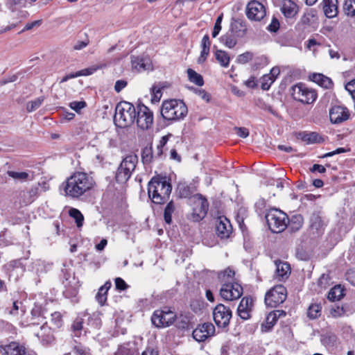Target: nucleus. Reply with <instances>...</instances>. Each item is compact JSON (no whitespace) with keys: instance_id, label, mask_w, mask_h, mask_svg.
I'll return each instance as SVG.
<instances>
[{"instance_id":"nucleus-32","label":"nucleus","mask_w":355,"mask_h":355,"mask_svg":"<svg viewBox=\"0 0 355 355\" xmlns=\"http://www.w3.org/2000/svg\"><path fill=\"white\" fill-rule=\"evenodd\" d=\"M298 138L307 144H314L320 142V137L317 132H302L298 134Z\"/></svg>"},{"instance_id":"nucleus-31","label":"nucleus","mask_w":355,"mask_h":355,"mask_svg":"<svg viewBox=\"0 0 355 355\" xmlns=\"http://www.w3.org/2000/svg\"><path fill=\"white\" fill-rule=\"evenodd\" d=\"M316 14L317 12L314 9L306 10L302 16L298 24H302L303 26H310L315 22L316 19Z\"/></svg>"},{"instance_id":"nucleus-62","label":"nucleus","mask_w":355,"mask_h":355,"mask_svg":"<svg viewBox=\"0 0 355 355\" xmlns=\"http://www.w3.org/2000/svg\"><path fill=\"white\" fill-rule=\"evenodd\" d=\"M211 42L209 35H205L201 40L200 47L202 49L210 50Z\"/></svg>"},{"instance_id":"nucleus-64","label":"nucleus","mask_w":355,"mask_h":355,"mask_svg":"<svg viewBox=\"0 0 355 355\" xmlns=\"http://www.w3.org/2000/svg\"><path fill=\"white\" fill-rule=\"evenodd\" d=\"M345 88L351 94L352 98L355 99V79L347 83Z\"/></svg>"},{"instance_id":"nucleus-46","label":"nucleus","mask_w":355,"mask_h":355,"mask_svg":"<svg viewBox=\"0 0 355 355\" xmlns=\"http://www.w3.org/2000/svg\"><path fill=\"white\" fill-rule=\"evenodd\" d=\"M21 304V302L18 300L14 301L12 302V307L6 309L8 314L12 316H17L19 315V310H20L22 313H24L25 311L24 310Z\"/></svg>"},{"instance_id":"nucleus-51","label":"nucleus","mask_w":355,"mask_h":355,"mask_svg":"<svg viewBox=\"0 0 355 355\" xmlns=\"http://www.w3.org/2000/svg\"><path fill=\"white\" fill-rule=\"evenodd\" d=\"M51 322L54 328H60L62 325V315L59 312H54L51 314Z\"/></svg>"},{"instance_id":"nucleus-23","label":"nucleus","mask_w":355,"mask_h":355,"mask_svg":"<svg viewBox=\"0 0 355 355\" xmlns=\"http://www.w3.org/2000/svg\"><path fill=\"white\" fill-rule=\"evenodd\" d=\"M40 184L33 185L28 191H22L20 196L23 198L22 203L25 205L32 203L39 196Z\"/></svg>"},{"instance_id":"nucleus-37","label":"nucleus","mask_w":355,"mask_h":355,"mask_svg":"<svg viewBox=\"0 0 355 355\" xmlns=\"http://www.w3.org/2000/svg\"><path fill=\"white\" fill-rule=\"evenodd\" d=\"M176 327L180 329H189L192 328L191 318L189 315L181 314L177 317Z\"/></svg>"},{"instance_id":"nucleus-54","label":"nucleus","mask_w":355,"mask_h":355,"mask_svg":"<svg viewBox=\"0 0 355 355\" xmlns=\"http://www.w3.org/2000/svg\"><path fill=\"white\" fill-rule=\"evenodd\" d=\"M253 58V53L249 51H246L239 55L236 59L237 62L239 64H245L251 60Z\"/></svg>"},{"instance_id":"nucleus-60","label":"nucleus","mask_w":355,"mask_h":355,"mask_svg":"<svg viewBox=\"0 0 355 355\" xmlns=\"http://www.w3.org/2000/svg\"><path fill=\"white\" fill-rule=\"evenodd\" d=\"M234 130L236 132V134L241 138H246L249 136V130L246 128L235 127Z\"/></svg>"},{"instance_id":"nucleus-50","label":"nucleus","mask_w":355,"mask_h":355,"mask_svg":"<svg viewBox=\"0 0 355 355\" xmlns=\"http://www.w3.org/2000/svg\"><path fill=\"white\" fill-rule=\"evenodd\" d=\"M193 338L198 342L205 341L209 336L204 333L200 327L193 331Z\"/></svg>"},{"instance_id":"nucleus-15","label":"nucleus","mask_w":355,"mask_h":355,"mask_svg":"<svg viewBox=\"0 0 355 355\" xmlns=\"http://www.w3.org/2000/svg\"><path fill=\"white\" fill-rule=\"evenodd\" d=\"M266 14L264 6L259 1H252L247 5L246 15L250 20L261 21Z\"/></svg>"},{"instance_id":"nucleus-35","label":"nucleus","mask_w":355,"mask_h":355,"mask_svg":"<svg viewBox=\"0 0 355 355\" xmlns=\"http://www.w3.org/2000/svg\"><path fill=\"white\" fill-rule=\"evenodd\" d=\"M187 73L188 79L191 83L199 87H202L204 85L203 77L200 73H198L192 69H188Z\"/></svg>"},{"instance_id":"nucleus-7","label":"nucleus","mask_w":355,"mask_h":355,"mask_svg":"<svg viewBox=\"0 0 355 355\" xmlns=\"http://www.w3.org/2000/svg\"><path fill=\"white\" fill-rule=\"evenodd\" d=\"M138 157L135 155H129L126 156L121 162L116 172L115 179L119 183L126 182L135 171Z\"/></svg>"},{"instance_id":"nucleus-26","label":"nucleus","mask_w":355,"mask_h":355,"mask_svg":"<svg viewBox=\"0 0 355 355\" xmlns=\"http://www.w3.org/2000/svg\"><path fill=\"white\" fill-rule=\"evenodd\" d=\"M338 0H323L322 8L325 16L333 18L338 15Z\"/></svg>"},{"instance_id":"nucleus-42","label":"nucleus","mask_w":355,"mask_h":355,"mask_svg":"<svg viewBox=\"0 0 355 355\" xmlns=\"http://www.w3.org/2000/svg\"><path fill=\"white\" fill-rule=\"evenodd\" d=\"M83 329V319L77 318L71 324V330L73 334V336L80 337L81 331Z\"/></svg>"},{"instance_id":"nucleus-40","label":"nucleus","mask_w":355,"mask_h":355,"mask_svg":"<svg viewBox=\"0 0 355 355\" xmlns=\"http://www.w3.org/2000/svg\"><path fill=\"white\" fill-rule=\"evenodd\" d=\"M321 305L320 304H312L309 306L307 311L308 317L311 319H315L320 315Z\"/></svg>"},{"instance_id":"nucleus-13","label":"nucleus","mask_w":355,"mask_h":355,"mask_svg":"<svg viewBox=\"0 0 355 355\" xmlns=\"http://www.w3.org/2000/svg\"><path fill=\"white\" fill-rule=\"evenodd\" d=\"M137 126L141 130L149 129L153 123V113L145 105L138 104L136 111V119Z\"/></svg>"},{"instance_id":"nucleus-14","label":"nucleus","mask_w":355,"mask_h":355,"mask_svg":"<svg viewBox=\"0 0 355 355\" xmlns=\"http://www.w3.org/2000/svg\"><path fill=\"white\" fill-rule=\"evenodd\" d=\"M327 225V220L320 211H313L309 220V228L313 235L320 236L323 234Z\"/></svg>"},{"instance_id":"nucleus-30","label":"nucleus","mask_w":355,"mask_h":355,"mask_svg":"<svg viewBox=\"0 0 355 355\" xmlns=\"http://www.w3.org/2000/svg\"><path fill=\"white\" fill-rule=\"evenodd\" d=\"M44 317L42 315V309L40 306L35 305L31 311L29 322L33 325H38L44 322Z\"/></svg>"},{"instance_id":"nucleus-8","label":"nucleus","mask_w":355,"mask_h":355,"mask_svg":"<svg viewBox=\"0 0 355 355\" xmlns=\"http://www.w3.org/2000/svg\"><path fill=\"white\" fill-rule=\"evenodd\" d=\"M293 98L303 104H312L318 97L315 90L308 87L305 84L299 83L291 88Z\"/></svg>"},{"instance_id":"nucleus-10","label":"nucleus","mask_w":355,"mask_h":355,"mask_svg":"<svg viewBox=\"0 0 355 355\" xmlns=\"http://www.w3.org/2000/svg\"><path fill=\"white\" fill-rule=\"evenodd\" d=\"M286 299V288L282 285H277L268 291L265 296L267 306L276 307Z\"/></svg>"},{"instance_id":"nucleus-63","label":"nucleus","mask_w":355,"mask_h":355,"mask_svg":"<svg viewBox=\"0 0 355 355\" xmlns=\"http://www.w3.org/2000/svg\"><path fill=\"white\" fill-rule=\"evenodd\" d=\"M152 92H153V100L159 101L162 95L161 88L156 87V86H153L152 88Z\"/></svg>"},{"instance_id":"nucleus-34","label":"nucleus","mask_w":355,"mask_h":355,"mask_svg":"<svg viewBox=\"0 0 355 355\" xmlns=\"http://www.w3.org/2000/svg\"><path fill=\"white\" fill-rule=\"evenodd\" d=\"M7 175L12 178L15 181L24 182L27 180H30V174L26 171H8Z\"/></svg>"},{"instance_id":"nucleus-55","label":"nucleus","mask_w":355,"mask_h":355,"mask_svg":"<svg viewBox=\"0 0 355 355\" xmlns=\"http://www.w3.org/2000/svg\"><path fill=\"white\" fill-rule=\"evenodd\" d=\"M86 105L87 103L84 101H72L69 103V107L71 109L73 110L77 113H79L83 108L86 107Z\"/></svg>"},{"instance_id":"nucleus-1","label":"nucleus","mask_w":355,"mask_h":355,"mask_svg":"<svg viewBox=\"0 0 355 355\" xmlns=\"http://www.w3.org/2000/svg\"><path fill=\"white\" fill-rule=\"evenodd\" d=\"M95 182L88 174L77 172L68 178L62 184L65 196L73 198H78L91 190Z\"/></svg>"},{"instance_id":"nucleus-3","label":"nucleus","mask_w":355,"mask_h":355,"mask_svg":"<svg viewBox=\"0 0 355 355\" xmlns=\"http://www.w3.org/2000/svg\"><path fill=\"white\" fill-rule=\"evenodd\" d=\"M160 112L164 120L174 122L184 119L188 109L183 101L170 99L162 102Z\"/></svg>"},{"instance_id":"nucleus-61","label":"nucleus","mask_w":355,"mask_h":355,"mask_svg":"<svg viewBox=\"0 0 355 355\" xmlns=\"http://www.w3.org/2000/svg\"><path fill=\"white\" fill-rule=\"evenodd\" d=\"M279 22L278 19L273 17L271 23L267 27V29L270 32L275 33L279 30Z\"/></svg>"},{"instance_id":"nucleus-21","label":"nucleus","mask_w":355,"mask_h":355,"mask_svg":"<svg viewBox=\"0 0 355 355\" xmlns=\"http://www.w3.org/2000/svg\"><path fill=\"white\" fill-rule=\"evenodd\" d=\"M131 64L133 69L138 71L152 70L151 60L147 57L131 56Z\"/></svg>"},{"instance_id":"nucleus-9","label":"nucleus","mask_w":355,"mask_h":355,"mask_svg":"<svg viewBox=\"0 0 355 355\" xmlns=\"http://www.w3.org/2000/svg\"><path fill=\"white\" fill-rule=\"evenodd\" d=\"M246 28L242 23L237 21L232 22L228 31L220 37V41L225 46L232 49L237 43V37H243L245 34Z\"/></svg>"},{"instance_id":"nucleus-19","label":"nucleus","mask_w":355,"mask_h":355,"mask_svg":"<svg viewBox=\"0 0 355 355\" xmlns=\"http://www.w3.org/2000/svg\"><path fill=\"white\" fill-rule=\"evenodd\" d=\"M349 117V112L347 107L335 105L329 110V119L332 123L338 124L347 121Z\"/></svg>"},{"instance_id":"nucleus-29","label":"nucleus","mask_w":355,"mask_h":355,"mask_svg":"<svg viewBox=\"0 0 355 355\" xmlns=\"http://www.w3.org/2000/svg\"><path fill=\"white\" fill-rule=\"evenodd\" d=\"M112 286V283L110 280L107 281L102 286H101L96 295V300L101 306L105 304L107 299V292Z\"/></svg>"},{"instance_id":"nucleus-43","label":"nucleus","mask_w":355,"mask_h":355,"mask_svg":"<svg viewBox=\"0 0 355 355\" xmlns=\"http://www.w3.org/2000/svg\"><path fill=\"white\" fill-rule=\"evenodd\" d=\"M234 275V271L228 268L219 273L218 278L221 283L234 282L233 279Z\"/></svg>"},{"instance_id":"nucleus-4","label":"nucleus","mask_w":355,"mask_h":355,"mask_svg":"<svg viewBox=\"0 0 355 355\" xmlns=\"http://www.w3.org/2000/svg\"><path fill=\"white\" fill-rule=\"evenodd\" d=\"M137 107L127 101L119 102L115 108L114 122L121 128H124L132 125L136 119Z\"/></svg>"},{"instance_id":"nucleus-28","label":"nucleus","mask_w":355,"mask_h":355,"mask_svg":"<svg viewBox=\"0 0 355 355\" xmlns=\"http://www.w3.org/2000/svg\"><path fill=\"white\" fill-rule=\"evenodd\" d=\"M51 328H49L46 325V322L41 327L40 331L36 335L41 340L44 345L50 344L54 340L53 335L51 331Z\"/></svg>"},{"instance_id":"nucleus-20","label":"nucleus","mask_w":355,"mask_h":355,"mask_svg":"<svg viewBox=\"0 0 355 355\" xmlns=\"http://www.w3.org/2000/svg\"><path fill=\"white\" fill-rule=\"evenodd\" d=\"M2 355H26V349L17 342H11L8 345L0 347Z\"/></svg>"},{"instance_id":"nucleus-25","label":"nucleus","mask_w":355,"mask_h":355,"mask_svg":"<svg viewBox=\"0 0 355 355\" xmlns=\"http://www.w3.org/2000/svg\"><path fill=\"white\" fill-rule=\"evenodd\" d=\"M309 78L324 89H331L333 87L334 83L331 79L322 73H312L309 76Z\"/></svg>"},{"instance_id":"nucleus-44","label":"nucleus","mask_w":355,"mask_h":355,"mask_svg":"<svg viewBox=\"0 0 355 355\" xmlns=\"http://www.w3.org/2000/svg\"><path fill=\"white\" fill-rule=\"evenodd\" d=\"M175 205L173 201H170L166 206L164 211V221L171 224L172 221V214L174 212Z\"/></svg>"},{"instance_id":"nucleus-17","label":"nucleus","mask_w":355,"mask_h":355,"mask_svg":"<svg viewBox=\"0 0 355 355\" xmlns=\"http://www.w3.org/2000/svg\"><path fill=\"white\" fill-rule=\"evenodd\" d=\"M232 233L230 221L224 216H219L216 220V234L222 239H228Z\"/></svg>"},{"instance_id":"nucleus-53","label":"nucleus","mask_w":355,"mask_h":355,"mask_svg":"<svg viewBox=\"0 0 355 355\" xmlns=\"http://www.w3.org/2000/svg\"><path fill=\"white\" fill-rule=\"evenodd\" d=\"M200 329L204 331V333L209 336H211L214 334L215 332V327L213 324L207 322L204 323L202 325H199Z\"/></svg>"},{"instance_id":"nucleus-38","label":"nucleus","mask_w":355,"mask_h":355,"mask_svg":"<svg viewBox=\"0 0 355 355\" xmlns=\"http://www.w3.org/2000/svg\"><path fill=\"white\" fill-rule=\"evenodd\" d=\"M344 295L343 290L340 286H335L329 292L327 298L331 302L340 300Z\"/></svg>"},{"instance_id":"nucleus-59","label":"nucleus","mask_w":355,"mask_h":355,"mask_svg":"<svg viewBox=\"0 0 355 355\" xmlns=\"http://www.w3.org/2000/svg\"><path fill=\"white\" fill-rule=\"evenodd\" d=\"M329 276L324 274L322 275L318 281V284L320 287V288H327L329 286Z\"/></svg>"},{"instance_id":"nucleus-22","label":"nucleus","mask_w":355,"mask_h":355,"mask_svg":"<svg viewBox=\"0 0 355 355\" xmlns=\"http://www.w3.org/2000/svg\"><path fill=\"white\" fill-rule=\"evenodd\" d=\"M197 191V185L195 182H180L178 185V191L181 198H193Z\"/></svg>"},{"instance_id":"nucleus-16","label":"nucleus","mask_w":355,"mask_h":355,"mask_svg":"<svg viewBox=\"0 0 355 355\" xmlns=\"http://www.w3.org/2000/svg\"><path fill=\"white\" fill-rule=\"evenodd\" d=\"M193 199L196 200L193 207V214L196 216V220L202 219L207 214L208 210V202L207 199L200 193H196L193 196Z\"/></svg>"},{"instance_id":"nucleus-58","label":"nucleus","mask_w":355,"mask_h":355,"mask_svg":"<svg viewBox=\"0 0 355 355\" xmlns=\"http://www.w3.org/2000/svg\"><path fill=\"white\" fill-rule=\"evenodd\" d=\"M191 90L194 91L202 99L205 100L207 102H209L210 100V95L204 89H196L191 87L190 88Z\"/></svg>"},{"instance_id":"nucleus-49","label":"nucleus","mask_w":355,"mask_h":355,"mask_svg":"<svg viewBox=\"0 0 355 355\" xmlns=\"http://www.w3.org/2000/svg\"><path fill=\"white\" fill-rule=\"evenodd\" d=\"M73 350L76 355H91L90 349L80 343H76Z\"/></svg>"},{"instance_id":"nucleus-48","label":"nucleus","mask_w":355,"mask_h":355,"mask_svg":"<svg viewBox=\"0 0 355 355\" xmlns=\"http://www.w3.org/2000/svg\"><path fill=\"white\" fill-rule=\"evenodd\" d=\"M44 97L40 96L39 98H37L36 99L29 101L26 104V110L28 112H32L39 108L41 105L42 104V102L44 101Z\"/></svg>"},{"instance_id":"nucleus-18","label":"nucleus","mask_w":355,"mask_h":355,"mask_svg":"<svg viewBox=\"0 0 355 355\" xmlns=\"http://www.w3.org/2000/svg\"><path fill=\"white\" fill-rule=\"evenodd\" d=\"M254 307V300L251 296L244 297L241 299L238 308V315L244 320L251 318V312Z\"/></svg>"},{"instance_id":"nucleus-45","label":"nucleus","mask_w":355,"mask_h":355,"mask_svg":"<svg viewBox=\"0 0 355 355\" xmlns=\"http://www.w3.org/2000/svg\"><path fill=\"white\" fill-rule=\"evenodd\" d=\"M88 325L97 329L101 327V318L100 313H94L89 317Z\"/></svg>"},{"instance_id":"nucleus-24","label":"nucleus","mask_w":355,"mask_h":355,"mask_svg":"<svg viewBox=\"0 0 355 355\" xmlns=\"http://www.w3.org/2000/svg\"><path fill=\"white\" fill-rule=\"evenodd\" d=\"M281 10L286 18H293L297 14L299 8L291 0H283Z\"/></svg>"},{"instance_id":"nucleus-12","label":"nucleus","mask_w":355,"mask_h":355,"mask_svg":"<svg viewBox=\"0 0 355 355\" xmlns=\"http://www.w3.org/2000/svg\"><path fill=\"white\" fill-rule=\"evenodd\" d=\"M221 284L220 295L223 300L233 301L240 298L243 295V287L239 283L228 282Z\"/></svg>"},{"instance_id":"nucleus-5","label":"nucleus","mask_w":355,"mask_h":355,"mask_svg":"<svg viewBox=\"0 0 355 355\" xmlns=\"http://www.w3.org/2000/svg\"><path fill=\"white\" fill-rule=\"evenodd\" d=\"M265 218L270 230L273 233L282 232L289 222L286 214L276 208L268 210Z\"/></svg>"},{"instance_id":"nucleus-56","label":"nucleus","mask_w":355,"mask_h":355,"mask_svg":"<svg viewBox=\"0 0 355 355\" xmlns=\"http://www.w3.org/2000/svg\"><path fill=\"white\" fill-rule=\"evenodd\" d=\"M223 19V14L219 15L215 22L214 30L212 31V37H216L219 34L220 31H221L222 26H221V22Z\"/></svg>"},{"instance_id":"nucleus-36","label":"nucleus","mask_w":355,"mask_h":355,"mask_svg":"<svg viewBox=\"0 0 355 355\" xmlns=\"http://www.w3.org/2000/svg\"><path fill=\"white\" fill-rule=\"evenodd\" d=\"M215 58L222 67H227L229 66L230 58L226 51L222 50H216L215 52Z\"/></svg>"},{"instance_id":"nucleus-33","label":"nucleus","mask_w":355,"mask_h":355,"mask_svg":"<svg viewBox=\"0 0 355 355\" xmlns=\"http://www.w3.org/2000/svg\"><path fill=\"white\" fill-rule=\"evenodd\" d=\"M115 355H139V352L134 345L128 343L121 345L115 352Z\"/></svg>"},{"instance_id":"nucleus-41","label":"nucleus","mask_w":355,"mask_h":355,"mask_svg":"<svg viewBox=\"0 0 355 355\" xmlns=\"http://www.w3.org/2000/svg\"><path fill=\"white\" fill-rule=\"evenodd\" d=\"M155 157V154L153 153L152 146H146L143 148L141 152V159L144 164H149L153 161Z\"/></svg>"},{"instance_id":"nucleus-52","label":"nucleus","mask_w":355,"mask_h":355,"mask_svg":"<svg viewBox=\"0 0 355 355\" xmlns=\"http://www.w3.org/2000/svg\"><path fill=\"white\" fill-rule=\"evenodd\" d=\"M274 81L275 78H272L270 75H264L262 77L261 89L268 90Z\"/></svg>"},{"instance_id":"nucleus-39","label":"nucleus","mask_w":355,"mask_h":355,"mask_svg":"<svg viewBox=\"0 0 355 355\" xmlns=\"http://www.w3.org/2000/svg\"><path fill=\"white\" fill-rule=\"evenodd\" d=\"M69 215L74 218L78 227H80L83 225L84 217L82 213L76 208H71L69 211Z\"/></svg>"},{"instance_id":"nucleus-11","label":"nucleus","mask_w":355,"mask_h":355,"mask_svg":"<svg viewBox=\"0 0 355 355\" xmlns=\"http://www.w3.org/2000/svg\"><path fill=\"white\" fill-rule=\"evenodd\" d=\"M232 312L229 306L218 304L213 310V318L218 328L226 329L229 326Z\"/></svg>"},{"instance_id":"nucleus-6","label":"nucleus","mask_w":355,"mask_h":355,"mask_svg":"<svg viewBox=\"0 0 355 355\" xmlns=\"http://www.w3.org/2000/svg\"><path fill=\"white\" fill-rule=\"evenodd\" d=\"M177 315L170 306L155 310L151 316L152 324L157 329L168 327L176 321Z\"/></svg>"},{"instance_id":"nucleus-57","label":"nucleus","mask_w":355,"mask_h":355,"mask_svg":"<svg viewBox=\"0 0 355 355\" xmlns=\"http://www.w3.org/2000/svg\"><path fill=\"white\" fill-rule=\"evenodd\" d=\"M115 288L116 290L122 291H125L128 288V285L125 282L121 277H116L114 279Z\"/></svg>"},{"instance_id":"nucleus-2","label":"nucleus","mask_w":355,"mask_h":355,"mask_svg":"<svg viewBox=\"0 0 355 355\" xmlns=\"http://www.w3.org/2000/svg\"><path fill=\"white\" fill-rule=\"evenodd\" d=\"M172 186L166 176H155L148 184V194L151 201L157 205L164 204L169 199Z\"/></svg>"},{"instance_id":"nucleus-27","label":"nucleus","mask_w":355,"mask_h":355,"mask_svg":"<svg viewBox=\"0 0 355 355\" xmlns=\"http://www.w3.org/2000/svg\"><path fill=\"white\" fill-rule=\"evenodd\" d=\"M276 266V275L279 280H283L288 278L291 273L290 265L286 262L276 261L275 262Z\"/></svg>"},{"instance_id":"nucleus-47","label":"nucleus","mask_w":355,"mask_h":355,"mask_svg":"<svg viewBox=\"0 0 355 355\" xmlns=\"http://www.w3.org/2000/svg\"><path fill=\"white\" fill-rule=\"evenodd\" d=\"M343 10L345 13L351 17H355V0H346Z\"/></svg>"}]
</instances>
